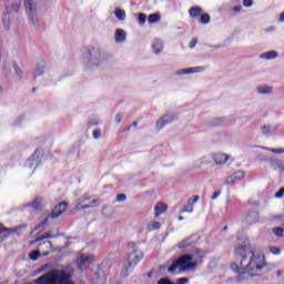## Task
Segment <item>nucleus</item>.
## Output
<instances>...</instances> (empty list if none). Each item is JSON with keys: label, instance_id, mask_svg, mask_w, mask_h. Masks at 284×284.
I'll return each mask as SVG.
<instances>
[{"label": "nucleus", "instance_id": "3c124183", "mask_svg": "<svg viewBox=\"0 0 284 284\" xmlns=\"http://www.w3.org/2000/svg\"><path fill=\"white\" fill-rule=\"evenodd\" d=\"M221 196V191H216L213 193V195L211 196L212 201H216L217 197Z\"/></svg>", "mask_w": 284, "mask_h": 284}, {"label": "nucleus", "instance_id": "9b49d317", "mask_svg": "<svg viewBox=\"0 0 284 284\" xmlns=\"http://www.w3.org/2000/svg\"><path fill=\"white\" fill-rule=\"evenodd\" d=\"M200 199L199 195H193L192 199L187 200V204L181 209L180 213L184 214V212H187L189 214H192L194 212V205L195 203H199Z\"/></svg>", "mask_w": 284, "mask_h": 284}, {"label": "nucleus", "instance_id": "052dcab7", "mask_svg": "<svg viewBox=\"0 0 284 284\" xmlns=\"http://www.w3.org/2000/svg\"><path fill=\"white\" fill-rule=\"evenodd\" d=\"M149 278H152V271L148 273Z\"/></svg>", "mask_w": 284, "mask_h": 284}, {"label": "nucleus", "instance_id": "4be33fe9", "mask_svg": "<svg viewBox=\"0 0 284 284\" xmlns=\"http://www.w3.org/2000/svg\"><path fill=\"white\" fill-rule=\"evenodd\" d=\"M92 196H87V197H80L78 200V203L75 204V210L79 212L81 210H87L85 204L83 203H88V201H91Z\"/></svg>", "mask_w": 284, "mask_h": 284}, {"label": "nucleus", "instance_id": "09e8293b", "mask_svg": "<svg viewBox=\"0 0 284 284\" xmlns=\"http://www.w3.org/2000/svg\"><path fill=\"white\" fill-rule=\"evenodd\" d=\"M284 196V186L275 193V199H283Z\"/></svg>", "mask_w": 284, "mask_h": 284}, {"label": "nucleus", "instance_id": "4c0bfd02", "mask_svg": "<svg viewBox=\"0 0 284 284\" xmlns=\"http://www.w3.org/2000/svg\"><path fill=\"white\" fill-rule=\"evenodd\" d=\"M262 150H267V152H273V154H284V149H268L263 146Z\"/></svg>", "mask_w": 284, "mask_h": 284}, {"label": "nucleus", "instance_id": "a18cd8bd", "mask_svg": "<svg viewBox=\"0 0 284 284\" xmlns=\"http://www.w3.org/2000/svg\"><path fill=\"white\" fill-rule=\"evenodd\" d=\"M126 199H128V196L123 193H120L116 195L118 203H123V201H125Z\"/></svg>", "mask_w": 284, "mask_h": 284}, {"label": "nucleus", "instance_id": "e433bc0d", "mask_svg": "<svg viewBox=\"0 0 284 284\" xmlns=\"http://www.w3.org/2000/svg\"><path fill=\"white\" fill-rule=\"evenodd\" d=\"M12 65H13V70L16 72L17 77H19L21 79L23 77V71L21 70V68H19L17 62H12Z\"/></svg>", "mask_w": 284, "mask_h": 284}, {"label": "nucleus", "instance_id": "dca6fc26", "mask_svg": "<svg viewBox=\"0 0 284 284\" xmlns=\"http://www.w3.org/2000/svg\"><path fill=\"white\" fill-rule=\"evenodd\" d=\"M268 163H270L272 170H275L276 172H283L284 163L282 160L271 159V160H268Z\"/></svg>", "mask_w": 284, "mask_h": 284}, {"label": "nucleus", "instance_id": "39448f33", "mask_svg": "<svg viewBox=\"0 0 284 284\" xmlns=\"http://www.w3.org/2000/svg\"><path fill=\"white\" fill-rule=\"evenodd\" d=\"M68 210V202H60L52 210V212L34 229V230H41V227H45L48 225V222L50 219H59L63 212Z\"/></svg>", "mask_w": 284, "mask_h": 284}, {"label": "nucleus", "instance_id": "e2e57ef3", "mask_svg": "<svg viewBox=\"0 0 284 284\" xmlns=\"http://www.w3.org/2000/svg\"><path fill=\"white\" fill-rule=\"evenodd\" d=\"M281 274H282L281 271H278V272H277V276H281Z\"/></svg>", "mask_w": 284, "mask_h": 284}, {"label": "nucleus", "instance_id": "5701e85b", "mask_svg": "<svg viewBox=\"0 0 284 284\" xmlns=\"http://www.w3.org/2000/svg\"><path fill=\"white\" fill-rule=\"evenodd\" d=\"M189 14L192 19H196V17H201L203 14V8L195 6L189 9Z\"/></svg>", "mask_w": 284, "mask_h": 284}, {"label": "nucleus", "instance_id": "de8ad7c7", "mask_svg": "<svg viewBox=\"0 0 284 284\" xmlns=\"http://www.w3.org/2000/svg\"><path fill=\"white\" fill-rule=\"evenodd\" d=\"M243 6H244V8H252V6H254V1L253 0H243Z\"/></svg>", "mask_w": 284, "mask_h": 284}, {"label": "nucleus", "instance_id": "5fc2aeb1", "mask_svg": "<svg viewBox=\"0 0 284 284\" xmlns=\"http://www.w3.org/2000/svg\"><path fill=\"white\" fill-rule=\"evenodd\" d=\"M241 10H243V7H241V6H235L233 8V12H241Z\"/></svg>", "mask_w": 284, "mask_h": 284}, {"label": "nucleus", "instance_id": "c03bdc74", "mask_svg": "<svg viewBox=\"0 0 284 284\" xmlns=\"http://www.w3.org/2000/svg\"><path fill=\"white\" fill-rule=\"evenodd\" d=\"M19 8H21V2H13L12 4H11V10L13 11V12H18L19 11Z\"/></svg>", "mask_w": 284, "mask_h": 284}, {"label": "nucleus", "instance_id": "ea45409f", "mask_svg": "<svg viewBox=\"0 0 284 284\" xmlns=\"http://www.w3.org/2000/svg\"><path fill=\"white\" fill-rule=\"evenodd\" d=\"M39 256H41V253L39 251H32L29 254V257L31 258V261H37L39 258Z\"/></svg>", "mask_w": 284, "mask_h": 284}, {"label": "nucleus", "instance_id": "c9c22d12", "mask_svg": "<svg viewBox=\"0 0 284 284\" xmlns=\"http://www.w3.org/2000/svg\"><path fill=\"white\" fill-rule=\"evenodd\" d=\"M154 230H161L160 222H152L151 224L148 225L149 232H154Z\"/></svg>", "mask_w": 284, "mask_h": 284}, {"label": "nucleus", "instance_id": "bf43d9fd", "mask_svg": "<svg viewBox=\"0 0 284 284\" xmlns=\"http://www.w3.org/2000/svg\"><path fill=\"white\" fill-rule=\"evenodd\" d=\"M132 126H128L126 129H124V132H130Z\"/></svg>", "mask_w": 284, "mask_h": 284}, {"label": "nucleus", "instance_id": "c85d7f7f", "mask_svg": "<svg viewBox=\"0 0 284 284\" xmlns=\"http://www.w3.org/2000/svg\"><path fill=\"white\" fill-rule=\"evenodd\" d=\"M227 123V118H214L211 121V125H225Z\"/></svg>", "mask_w": 284, "mask_h": 284}, {"label": "nucleus", "instance_id": "0eeeda50", "mask_svg": "<svg viewBox=\"0 0 284 284\" xmlns=\"http://www.w3.org/2000/svg\"><path fill=\"white\" fill-rule=\"evenodd\" d=\"M43 158V150L38 149L36 152L29 158V160L26 163V168H29L30 170L33 171L41 165V159Z\"/></svg>", "mask_w": 284, "mask_h": 284}, {"label": "nucleus", "instance_id": "a19ab883", "mask_svg": "<svg viewBox=\"0 0 284 284\" xmlns=\"http://www.w3.org/2000/svg\"><path fill=\"white\" fill-rule=\"evenodd\" d=\"M273 233L276 235V236H284V229L283 227H274L273 229Z\"/></svg>", "mask_w": 284, "mask_h": 284}, {"label": "nucleus", "instance_id": "9d476101", "mask_svg": "<svg viewBox=\"0 0 284 284\" xmlns=\"http://www.w3.org/2000/svg\"><path fill=\"white\" fill-rule=\"evenodd\" d=\"M245 178V171H236L225 179L224 185H234L237 181Z\"/></svg>", "mask_w": 284, "mask_h": 284}, {"label": "nucleus", "instance_id": "a878e982", "mask_svg": "<svg viewBox=\"0 0 284 284\" xmlns=\"http://www.w3.org/2000/svg\"><path fill=\"white\" fill-rule=\"evenodd\" d=\"M100 205H101V199H93L88 204H84V207H87V210H91L93 207H99Z\"/></svg>", "mask_w": 284, "mask_h": 284}, {"label": "nucleus", "instance_id": "a211bd4d", "mask_svg": "<svg viewBox=\"0 0 284 284\" xmlns=\"http://www.w3.org/2000/svg\"><path fill=\"white\" fill-rule=\"evenodd\" d=\"M168 212V204L158 203L154 206V216L158 219V216H161V214H165Z\"/></svg>", "mask_w": 284, "mask_h": 284}, {"label": "nucleus", "instance_id": "603ef678", "mask_svg": "<svg viewBox=\"0 0 284 284\" xmlns=\"http://www.w3.org/2000/svg\"><path fill=\"white\" fill-rule=\"evenodd\" d=\"M185 283H190V278H187V277H180L179 278V284H185Z\"/></svg>", "mask_w": 284, "mask_h": 284}, {"label": "nucleus", "instance_id": "37998d69", "mask_svg": "<svg viewBox=\"0 0 284 284\" xmlns=\"http://www.w3.org/2000/svg\"><path fill=\"white\" fill-rule=\"evenodd\" d=\"M30 207H32L33 210H39V207H41V201L36 200L33 201L31 204H29Z\"/></svg>", "mask_w": 284, "mask_h": 284}, {"label": "nucleus", "instance_id": "ddd939ff", "mask_svg": "<svg viewBox=\"0 0 284 284\" xmlns=\"http://www.w3.org/2000/svg\"><path fill=\"white\" fill-rule=\"evenodd\" d=\"M199 72H205V67H191V68L180 69L179 70V74L180 75H183V74H196Z\"/></svg>", "mask_w": 284, "mask_h": 284}, {"label": "nucleus", "instance_id": "f3484780", "mask_svg": "<svg viewBox=\"0 0 284 284\" xmlns=\"http://www.w3.org/2000/svg\"><path fill=\"white\" fill-rule=\"evenodd\" d=\"M114 39H115V43H123V41L128 39V34L125 33V30L123 29L115 30Z\"/></svg>", "mask_w": 284, "mask_h": 284}, {"label": "nucleus", "instance_id": "6e6552de", "mask_svg": "<svg viewBox=\"0 0 284 284\" xmlns=\"http://www.w3.org/2000/svg\"><path fill=\"white\" fill-rule=\"evenodd\" d=\"M174 121H176V114L168 112L155 122V128L158 131H161L165 125H170V123H174Z\"/></svg>", "mask_w": 284, "mask_h": 284}, {"label": "nucleus", "instance_id": "7c9ffc66", "mask_svg": "<svg viewBox=\"0 0 284 284\" xmlns=\"http://www.w3.org/2000/svg\"><path fill=\"white\" fill-rule=\"evenodd\" d=\"M211 17L209 13H202L199 18V23H202L203 26L210 23Z\"/></svg>", "mask_w": 284, "mask_h": 284}, {"label": "nucleus", "instance_id": "2f4dec72", "mask_svg": "<svg viewBox=\"0 0 284 284\" xmlns=\"http://www.w3.org/2000/svg\"><path fill=\"white\" fill-rule=\"evenodd\" d=\"M115 17L119 21H125V10L115 9Z\"/></svg>", "mask_w": 284, "mask_h": 284}, {"label": "nucleus", "instance_id": "72a5a7b5", "mask_svg": "<svg viewBox=\"0 0 284 284\" xmlns=\"http://www.w3.org/2000/svg\"><path fill=\"white\" fill-rule=\"evenodd\" d=\"M42 247H45L47 250H52V242L50 241H42L38 245V250H42Z\"/></svg>", "mask_w": 284, "mask_h": 284}, {"label": "nucleus", "instance_id": "864d4df0", "mask_svg": "<svg viewBox=\"0 0 284 284\" xmlns=\"http://www.w3.org/2000/svg\"><path fill=\"white\" fill-rule=\"evenodd\" d=\"M196 43H197L196 38L192 39V41L190 42V48L191 49L196 48Z\"/></svg>", "mask_w": 284, "mask_h": 284}, {"label": "nucleus", "instance_id": "8fccbe9b", "mask_svg": "<svg viewBox=\"0 0 284 284\" xmlns=\"http://www.w3.org/2000/svg\"><path fill=\"white\" fill-rule=\"evenodd\" d=\"M122 120H123V114L122 113H118L115 115V123H121Z\"/></svg>", "mask_w": 284, "mask_h": 284}, {"label": "nucleus", "instance_id": "f8f14e48", "mask_svg": "<svg viewBox=\"0 0 284 284\" xmlns=\"http://www.w3.org/2000/svg\"><path fill=\"white\" fill-rule=\"evenodd\" d=\"M212 159L215 161L216 165H223L230 161V155L225 153H213Z\"/></svg>", "mask_w": 284, "mask_h": 284}, {"label": "nucleus", "instance_id": "2eb2a0df", "mask_svg": "<svg viewBox=\"0 0 284 284\" xmlns=\"http://www.w3.org/2000/svg\"><path fill=\"white\" fill-rule=\"evenodd\" d=\"M163 40L161 39H154L152 42V50L154 52V54H161V52H163Z\"/></svg>", "mask_w": 284, "mask_h": 284}, {"label": "nucleus", "instance_id": "412c9836", "mask_svg": "<svg viewBox=\"0 0 284 284\" xmlns=\"http://www.w3.org/2000/svg\"><path fill=\"white\" fill-rule=\"evenodd\" d=\"M43 72H45V61H40L36 67L33 74L34 79H37V77H42Z\"/></svg>", "mask_w": 284, "mask_h": 284}, {"label": "nucleus", "instance_id": "393cba45", "mask_svg": "<svg viewBox=\"0 0 284 284\" xmlns=\"http://www.w3.org/2000/svg\"><path fill=\"white\" fill-rule=\"evenodd\" d=\"M2 23L4 30H10V11L4 12L2 17Z\"/></svg>", "mask_w": 284, "mask_h": 284}, {"label": "nucleus", "instance_id": "473e14b6", "mask_svg": "<svg viewBox=\"0 0 284 284\" xmlns=\"http://www.w3.org/2000/svg\"><path fill=\"white\" fill-rule=\"evenodd\" d=\"M176 270H179V258L173 261L172 265L168 267V272H170V274H174Z\"/></svg>", "mask_w": 284, "mask_h": 284}, {"label": "nucleus", "instance_id": "bb28decb", "mask_svg": "<svg viewBox=\"0 0 284 284\" xmlns=\"http://www.w3.org/2000/svg\"><path fill=\"white\" fill-rule=\"evenodd\" d=\"M257 92H258V94H272L273 89H272V87L260 85V87H257Z\"/></svg>", "mask_w": 284, "mask_h": 284}, {"label": "nucleus", "instance_id": "69168bd1", "mask_svg": "<svg viewBox=\"0 0 284 284\" xmlns=\"http://www.w3.org/2000/svg\"><path fill=\"white\" fill-rule=\"evenodd\" d=\"M0 92H3V88L2 87H0Z\"/></svg>", "mask_w": 284, "mask_h": 284}, {"label": "nucleus", "instance_id": "6e6d98bb", "mask_svg": "<svg viewBox=\"0 0 284 284\" xmlns=\"http://www.w3.org/2000/svg\"><path fill=\"white\" fill-rule=\"evenodd\" d=\"M136 125H139V122L134 121V122L131 124V128H136Z\"/></svg>", "mask_w": 284, "mask_h": 284}, {"label": "nucleus", "instance_id": "f257e3e1", "mask_svg": "<svg viewBox=\"0 0 284 284\" xmlns=\"http://www.w3.org/2000/svg\"><path fill=\"white\" fill-rule=\"evenodd\" d=\"M235 255L241 258L240 265L232 263L231 270L240 276H243V274H247L248 276H261V274L270 272V266L265 263V255L254 253V250L250 246V240H247V237L237 240Z\"/></svg>", "mask_w": 284, "mask_h": 284}, {"label": "nucleus", "instance_id": "338daca9", "mask_svg": "<svg viewBox=\"0 0 284 284\" xmlns=\"http://www.w3.org/2000/svg\"><path fill=\"white\" fill-rule=\"evenodd\" d=\"M161 270H165V266H161Z\"/></svg>", "mask_w": 284, "mask_h": 284}, {"label": "nucleus", "instance_id": "c756f323", "mask_svg": "<svg viewBox=\"0 0 284 284\" xmlns=\"http://www.w3.org/2000/svg\"><path fill=\"white\" fill-rule=\"evenodd\" d=\"M161 21V16L159 13H152L148 17L149 23H159Z\"/></svg>", "mask_w": 284, "mask_h": 284}, {"label": "nucleus", "instance_id": "f03ea898", "mask_svg": "<svg viewBox=\"0 0 284 284\" xmlns=\"http://www.w3.org/2000/svg\"><path fill=\"white\" fill-rule=\"evenodd\" d=\"M128 247L130 250L126 263L122 267V276H130L132 270L143 261V251L139 248V245L134 242H129Z\"/></svg>", "mask_w": 284, "mask_h": 284}, {"label": "nucleus", "instance_id": "7ed1b4c3", "mask_svg": "<svg viewBox=\"0 0 284 284\" xmlns=\"http://www.w3.org/2000/svg\"><path fill=\"white\" fill-rule=\"evenodd\" d=\"M203 258V250L195 248L191 254H185L179 257V272H192L196 270V265Z\"/></svg>", "mask_w": 284, "mask_h": 284}, {"label": "nucleus", "instance_id": "6ab92c4d", "mask_svg": "<svg viewBox=\"0 0 284 284\" xmlns=\"http://www.w3.org/2000/svg\"><path fill=\"white\" fill-rule=\"evenodd\" d=\"M79 270H83V267H88L90 265V256L89 255H81L78 261Z\"/></svg>", "mask_w": 284, "mask_h": 284}, {"label": "nucleus", "instance_id": "4468645a", "mask_svg": "<svg viewBox=\"0 0 284 284\" xmlns=\"http://www.w3.org/2000/svg\"><path fill=\"white\" fill-rule=\"evenodd\" d=\"M260 130L264 136H270L278 130V125H270V124H263L260 126Z\"/></svg>", "mask_w": 284, "mask_h": 284}, {"label": "nucleus", "instance_id": "4d7b16f0", "mask_svg": "<svg viewBox=\"0 0 284 284\" xmlns=\"http://www.w3.org/2000/svg\"><path fill=\"white\" fill-rule=\"evenodd\" d=\"M280 21H284V11L280 14Z\"/></svg>", "mask_w": 284, "mask_h": 284}, {"label": "nucleus", "instance_id": "cd10ccee", "mask_svg": "<svg viewBox=\"0 0 284 284\" xmlns=\"http://www.w3.org/2000/svg\"><path fill=\"white\" fill-rule=\"evenodd\" d=\"M195 242H196V236H190L180 243V247H187V245H192V243H195Z\"/></svg>", "mask_w": 284, "mask_h": 284}, {"label": "nucleus", "instance_id": "f704fd0d", "mask_svg": "<svg viewBox=\"0 0 284 284\" xmlns=\"http://www.w3.org/2000/svg\"><path fill=\"white\" fill-rule=\"evenodd\" d=\"M146 21H148V16H145V13H139L138 14V23H139V26H145Z\"/></svg>", "mask_w": 284, "mask_h": 284}, {"label": "nucleus", "instance_id": "1a4fd4ad", "mask_svg": "<svg viewBox=\"0 0 284 284\" xmlns=\"http://www.w3.org/2000/svg\"><path fill=\"white\" fill-rule=\"evenodd\" d=\"M23 230H26V225H20L14 229H8L0 224V241H6V239L14 233L20 234L21 232H23Z\"/></svg>", "mask_w": 284, "mask_h": 284}, {"label": "nucleus", "instance_id": "680f3d73", "mask_svg": "<svg viewBox=\"0 0 284 284\" xmlns=\"http://www.w3.org/2000/svg\"><path fill=\"white\" fill-rule=\"evenodd\" d=\"M179 221H183V216H179Z\"/></svg>", "mask_w": 284, "mask_h": 284}, {"label": "nucleus", "instance_id": "79ce46f5", "mask_svg": "<svg viewBox=\"0 0 284 284\" xmlns=\"http://www.w3.org/2000/svg\"><path fill=\"white\" fill-rule=\"evenodd\" d=\"M101 136H103V132L101 131V129H95L93 131V139L99 140L101 139Z\"/></svg>", "mask_w": 284, "mask_h": 284}, {"label": "nucleus", "instance_id": "774afa93", "mask_svg": "<svg viewBox=\"0 0 284 284\" xmlns=\"http://www.w3.org/2000/svg\"><path fill=\"white\" fill-rule=\"evenodd\" d=\"M203 159H205V156H204V158H202V161H203Z\"/></svg>", "mask_w": 284, "mask_h": 284}, {"label": "nucleus", "instance_id": "b1692460", "mask_svg": "<svg viewBox=\"0 0 284 284\" xmlns=\"http://www.w3.org/2000/svg\"><path fill=\"white\" fill-rule=\"evenodd\" d=\"M258 219H260L258 212L252 211L247 214L246 222L247 223H258Z\"/></svg>", "mask_w": 284, "mask_h": 284}, {"label": "nucleus", "instance_id": "aec40b11", "mask_svg": "<svg viewBox=\"0 0 284 284\" xmlns=\"http://www.w3.org/2000/svg\"><path fill=\"white\" fill-rule=\"evenodd\" d=\"M277 57H278V52L274 50L260 54V59H263L265 61H272L273 59H277Z\"/></svg>", "mask_w": 284, "mask_h": 284}, {"label": "nucleus", "instance_id": "13d9d810", "mask_svg": "<svg viewBox=\"0 0 284 284\" xmlns=\"http://www.w3.org/2000/svg\"><path fill=\"white\" fill-rule=\"evenodd\" d=\"M48 254H50V251H45L44 253H42V256H48Z\"/></svg>", "mask_w": 284, "mask_h": 284}, {"label": "nucleus", "instance_id": "0e129e2a", "mask_svg": "<svg viewBox=\"0 0 284 284\" xmlns=\"http://www.w3.org/2000/svg\"><path fill=\"white\" fill-rule=\"evenodd\" d=\"M237 281H243V278H241V276L237 277Z\"/></svg>", "mask_w": 284, "mask_h": 284}, {"label": "nucleus", "instance_id": "423d86ee", "mask_svg": "<svg viewBox=\"0 0 284 284\" xmlns=\"http://www.w3.org/2000/svg\"><path fill=\"white\" fill-rule=\"evenodd\" d=\"M24 7H26V12L28 14V19H29L31 26H33V28H36V30H38L39 14H37V4L32 0H24Z\"/></svg>", "mask_w": 284, "mask_h": 284}, {"label": "nucleus", "instance_id": "20e7f679", "mask_svg": "<svg viewBox=\"0 0 284 284\" xmlns=\"http://www.w3.org/2000/svg\"><path fill=\"white\" fill-rule=\"evenodd\" d=\"M103 61H105V54L94 48L89 49L82 57V63L85 70H94V68H99Z\"/></svg>", "mask_w": 284, "mask_h": 284}, {"label": "nucleus", "instance_id": "49530a36", "mask_svg": "<svg viewBox=\"0 0 284 284\" xmlns=\"http://www.w3.org/2000/svg\"><path fill=\"white\" fill-rule=\"evenodd\" d=\"M270 252H271V254L278 255V254H281V248H278L276 246H271Z\"/></svg>", "mask_w": 284, "mask_h": 284}, {"label": "nucleus", "instance_id": "58836bf2", "mask_svg": "<svg viewBox=\"0 0 284 284\" xmlns=\"http://www.w3.org/2000/svg\"><path fill=\"white\" fill-rule=\"evenodd\" d=\"M45 239H52V235L50 233L43 234L41 237L33 240L31 243H39V241H45Z\"/></svg>", "mask_w": 284, "mask_h": 284}]
</instances>
